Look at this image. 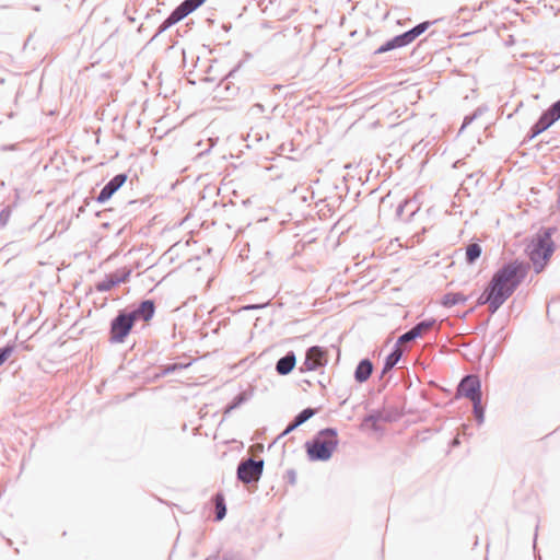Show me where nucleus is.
Returning <instances> with one entry per match:
<instances>
[{
	"label": "nucleus",
	"mask_w": 560,
	"mask_h": 560,
	"mask_svg": "<svg viewBox=\"0 0 560 560\" xmlns=\"http://www.w3.org/2000/svg\"><path fill=\"white\" fill-rule=\"evenodd\" d=\"M433 22L424 21V22H421V23L417 24L412 28L404 32L402 34H404L408 45L411 44L420 35H422L430 27V25Z\"/></svg>",
	"instance_id": "obj_18"
},
{
	"label": "nucleus",
	"mask_w": 560,
	"mask_h": 560,
	"mask_svg": "<svg viewBox=\"0 0 560 560\" xmlns=\"http://www.w3.org/2000/svg\"><path fill=\"white\" fill-rule=\"evenodd\" d=\"M298 427L299 425H295V420L293 419V421L284 430L283 434H288L289 432L295 430Z\"/></svg>",
	"instance_id": "obj_34"
},
{
	"label": "nucleus",
	"mask_w": 560,
	"mask_h": 560,
	"mask_svg": "<svg viewBox=\"0 0 560 560\" xmlns=\"http://www.w3.org/2000/svg\"><path fill=\"white\" fill-rule=\"evenodd\" d=\"M390 417L385 415L383 411L381 410H372L365 418H364V422L365 423H371L373 425L374 429H376V423L380 422V421H384V422H388L390 421Z\"/></svg>",
	"instance_id": "obj_24"
},
{
	"label": "nucleus",
	"mask_w": 560,
	"mask_h": 560,
	"mask_svg": "<svg viewBox=\"0 0 560 560\" xmlns=\"http://www.w3.org/2000/svg\"><path fill=\"white\" fill-rule=\"evenodd\" d=\"M177 365L176 364H172V365H168L166 369H165V373H171V372H174L176 370Z\"/></svg>",
	"instance_id": "obj_36"
},
{
	"label": "nucleus",
	"mask_w": 560,
	"mask_h": 560,
	"mask_svg": "<svg viewBox=\"0 0 560 560\" xmlns=\"http://www.w3.org/2000/svg\"><path fill=\"white\" fill-rule=\"evenodd\" d=\"M128 317L135 325L136 322H149L155 314V303L153 300H142L138 305L125 308Z\"/></svg>",
	"instance_id": "obj_7"
},
{
	"label": "nucleus",
	"mask_w": 560,
	"mask_h": 560,
	"mask_svg": "<svg viewBox=\"0 0 560 560\" xmlns=\"http://www.w3.org/2000/svg\"><path fill=\"white\" fill-rule=\"evenodd\" d=\"M131 275V269L121 268L112 272L105 277L104 280L95 284V289L98 292H107L120 283H126Z\"/></svg>",
	"instance_id": "obj_9"
},
{
	"label": "nucleus",
	"mask_w": 560,
	"mask_h": 560,
	"mask_svg": "<svg viewBox=\"0 0 560 560\" xmlns=\"http://www.w3.org/2000/svg\"><path fill=\"white\" fill-rule=\"evenodd\" d=\"M436 325L435 318H427L419 323H417L415 326H412L409 330L404 332L397 340V343L400 345L401 342H410L416 340L417 338L423 336L425 332L434 328Z\"/></svg>",
	"instance_id": "obj_10"
},
{
	"label": "nucleus",
	"mask_w": 560,
	"mask_h": 560,
	"mask_svg": "<svg viewBox=\"0 0 560 560\" xmlns=\"http://www.w3.org/2000/svg\"><path fill=\"white\" fill-rule=\"evenodd\" d=\"M296 364V355L294 351H288L283 357H281L276 363V372L279 375H288L290 374Z\"/></svg>",
	"instance_id": "obj_13"
},
{
	"label": "nucleus",
	"mask_w": 560,
	"mask_h": 560,
	"mask_svg": "<svg viewBox=\"0 0 560 560\" xmlns=\"http://www.w3.org/2000/svg\"><path fill=\"white\" fill-rule=\"evenodd\" d=\"M221 560H243L238 553L235 552H224Z\"/></svg>",
	"instance_id": "obj_32"
},
{
	"label": "nucleus",
	"mask_w": 560,
	"mask_h": 560,
	"mask_svg": "<svg viewBox=\"0 0 560 560\" xmlns=\"http://www.w3.org/2000/svg\"><path fill=\"white\" fill-rule=\"evenodd\" d=\"M529 269V262L518 259L503 264L478 298V305L487 304L490 314L493 315L516 291L527 277Z\"/></svg>",
	"instance_id": "obj_1"
},
{
	"label": "nucleus",
	"mask_w": 560,
	"mask_h": 560,
	"mask_svg": "<svg viewBox=\"0 0 560 560\" xmlns=\"http://www.w3.org/2000/svg\"><path fill=\"white\" fill-rule=\"evenodd\" d=\"M260 307H262V305H249L246 308L247 310H254V308H260Z\"/></svg>",
	"instance_id": "obj_39"
},
{
	"label": "nucleus",
	"mask_w": 560,
	"mask_h": 560,
	"mask_svg": "<svg viewBox=\"0 0 560 560\" xmlns=\"http://www.w3.org/2000/svg\"><path fill=\"white\" fill-rule=\"evenodd\" d=\"M548 112L550 116L560 119V98L548 108Z\"/></svg>",
	"instance_id": "obj_31"
},
{
	"label": "nucleus",
	"mask_w": 560,
	"mask_h": 560,
	"mask_svg": "<svg viewBox=\"0 0 560 560\" xmlns=\"http://www.w3.org/2000/svg\"><path fill=\"white\" fill-rule=\"evenodd\" d=\"M316 413L315 409L307 407L300 411L295 417V425H302L307 420H310Z\"/></svg>",
	"instance_id": "obj_26"
},
{
	"label": "nucleus",
	"mask_w": 560,
	"mask_h": 560,
	"mask_svg": "<svg viewBox=\"0 0 560 560\" xmlns=\"http://www.w3.org/2000/svg\"><path fill=\"white\" fill-rule=\"evenodd\" d=\"M467 301V296H465L460 292H448L443 295L442 304L445 307H452L454 305L465 303Z\"/></svg>",
	"instance_id": "obj_22"
},
{
	"label": "nucleus",
	"mask_w": 560,
	"mask_h": 560,
	"mask_svg": "<svg viewBox=\"0 0 560 560\" xmlns=\"http://www.w3.org/2000/svg\"><path fill=\"white\" fill-rule=\"evenodd\" d=\"M250 112L254 113V114H257V113H264L265 112V106L260 103H256L252 106L250 108Z\"/></svg>",
	"instance_id": "obj_33"
},
{
	"label": "nucleus",
	"mask_w": 560,
	"mask_h": 560,
	"mask_svg": "<svg viewBox=\"0 0 560 560\" xmlns=\"http://www.w3.org/2000/svg\"><path fill=\"white\" fill-rule=\"evenodd\" d=\"M288 477H289V481L291 483H295V480H296V474L294 470H289L288 471Z\"/></svg>",
	"instance_id": "obj_35"
},
{
	"label": "nucleus",
	"mask_w": 560,
	"mask_h": 560,
	"mask_svg": "<svg viewBox=\"0 0 560 560\" xmlns=\"http://www.w3.org/2000/svg\"><path fill=\"white\" fill-rule=\"evenodd\" d=\"M207 0H184L179 5L176 7L178 14L184 19L201 7Z\"/></svg>",
	"instance_id": "obj_20"
},
{
	"label": "nucleus",
	"mask_w": 560,
	"mask_h": 560,
	"mask_svg": "<svg viewBox=\"0 0 560 560\" xmlns=\"http://www.w3.org/2000/svg\"><path fill=\"white\" fill-rule=\"evenodd\" d=\"M133 326L126 310H119L117 315L110 320L108 341L113 345L125 342Z\"/></svg>",
	"instance_id": "obj_4"
},
{
	"label": "nucleus",
	"mask_w": 560,
	"mask_h": 560,
	"mask_svg": "<svg viewBox=\"0 0 560 560\" xmlns=\"http://www.w3.org/2000/svg\"><path fill=\"white\" fill-rule=\"evenodd\" d=\"M555 228L541 229L527 246V253L534 265L536 273H539L555 250L552 234Z\"/></svg>",
	"instance_id": "obj_3"
},
{
	"label": "nucleus",
	"mask_w": 560,
	"mask_h": 560,
	"mask_svg": "<svg viewBox=\"0 0 560 560\" xmlns=\"http://www.w3.org/2000/svg\"><path fill=\"white\" fill-rule=\"evenodd\" d=\"M218 559H219L218 556H210L206 560H218Z\"/></svg>",
	"instance_id": "obj_41"
},
{
	"label": "nucleus",
	"mask_w": 560,
	"mask_h": 560,
	"mask_svg": "<svg viewBox=\"0 0 560 560\" xmlns=\"http://www.w3.org/2000/svg\"><path fill=\"white\" fill-rule=\"evenodd\" d=\"M213 503L215 508L214 521L220 522L226 515V504L222 493H217L213 497Z\"/></svg>",
	"instance_id": "obj_21"
},
{
	"label": "nucleus",
	"mask_w": 560,
	"mask_h": 560,
	"mask_svg": "<svg viewBox=\"0 0 560 560\" xmlns=\"http://www.w3.org/2000/svg\"><path fill=\"white\" fill-rule=\"evenodd\" d=\"M482 248L478 243H470L466 247V262L468 265H474L477 259L481 256Z\"/></svg>",
	"instance_id": "obj_23"
},
{
	"label": "nucleus",
	"mask_w": 560,
	"mask_h": 560,
	"mask_svg": "<svg viewBox=\"0 0 560 560\" xmlns=\"http://www.w3.org/2000/svg\"><path fill=\"white\" fill-rule=\"evenodd\" d=\"M481 115V109L477 108L472 114L467 115L464 118L463 125L459 129V131H463L467 126H469L477 117Z\"/></svg>",
	"instance_id": "obj_29"
},
{
	"label": "nucleus",
	"mask_w": 560,
	"mask_h": 560,
	"mask_svg": "<svg viewBox=\"0 0 560 560\" xmlns=\"http://www.w3.org/2000/svg\"><path fill=\"white\" fill-rule=\"evenodd\" d=\"M11 207L10 206H5L1 211H0V230L3 229L9 220H10V217H11Z\"/></svg>",
	"instance_id": "obj_28"
},
{
	"label": "nucleus",
	"mask_w": 560,
	"mask_h": 560,
	"mask_svg": "<svg viewBox=\"0 0 560 560\" xmlns=\"http://www.w3.org/2000/svg\"><path fill=\"white\" fill-rule=\"evenodd\" d=\"M373 369V363L370 359L365 358L360 360L353 374L355 382L360 384L366 382L370 378Z\"/></svg>",
	"instance_id": "obj_15"
},
{
	"label": "nucleus",
	"mask_w": 560,
	"mask_h": 560,
	"mask_svg": "<svg viewBox=\"0 0 560 560\" xmlns=\"http://www.w3.org/2000/svg\"><path fill=\"white\" fill-rule=\"evenodd\" d=\"M127 174L119 173L115 175L100 191L96 201L104 203L112 198V196L126 183Z\"/></svg>",
	"instance_id": "obj_11"
},
{
	"label": "nucleus",
	"mask_w": 560,
	"mask_h": 560,
	"mask_svg": "<svg viewBox=\"0 0 560 560\" xmlns=\"http://www.w3.org/2000/svg\"><path fill=\"white\" fill-rule=\"evenodd\" d=\"M184 18L178 14V10L175 8L171 14L160 24L154 38L164 33L166 30L182 21Z\"/></svg>",
	"instance_id": "obj_19"
},
{
	"label": "nucleus",
	"mask_w": 560,
	"mask_h": 560,
	"mask_svg": "<svg viewBox=\"0 0 560 560\" xmlns=\"http://www.w3.org/2000/svg\"><path fill=\"white\" fill-rule=\"evenodd\" d=\"M558 119L553 116H550L548 109L545 110L540 117L538 118V120L532 126L528 135H527V139L528 140H533L534 138H536L538 135H540L541 132H544L545 130H547L550 126H552Z\"/></svg>",
	"instance_id": "obj_12"
},
{
	"label": "nucleus",
	"mask_w": 560,
	"mask_h": 560,
	"mask_svg": "<svg viewBox=\"0 0 560 560\" xmlns=\"http://www.w3.org/2000/svg\"><path fill=\"white\" fill-rule=\"evenodd\" d=\"M338 433L335 428L320 430L311 441L305 443L308 458L313 462L330 459L338 446Z\"/></svg>",
	"instance_id": "obj_2"
},
{
	"label": "nucleus",
	"mask_w": 560,
	"mask_h": 560,
	"mask_svg": "<svg viewBox=\"0 0 560 560\" xmlns=\"http://www.w3.org/2000/svg\"><path fill=\"white\" fill-rule=\"evenodd\" d=\"M404 354V351L397 342L394 345L392 351L385 358L383 369L381 372V377L385 376L387 373H389L393 368L399 362Z\"/></svg>",
	"instance_id": "obj_14"
},
{
	"label": "nucleus",
	"mask_w": 560,
	"mask_h": 560,
	"mask_svg": "<svg viewBox=\"0 0 560 560\" xmlns=\"http://www.w3.org/2000/svg\"><path fill=\"white\" fill-rule=\"evenodd\" d=\"M457 396H464L470 401L481 399V382L479 376L475 374L465 375L457 386Z\"/></svg>",
	"instance_id": "obj_6"
},
{
	"label": "nucleus",
	"mask_w": 560,
	"mask_h": 560,
	"mask_svg": "<svg viewBox=\"0 0 560 560\" xmlns=\"http://www.w3.org/2000/svg\"><path fill=\"white\" fill-rule=\"evenodd\" d=\"M235 72H236V69H232L226 74L224 80H222L218 84L217 92H218L219 95L224 96V97H230V96H233V95H235L237 93L238 88L235 86L232 82L229 81L230 78L234 77Z\"/></svg>",
	"instance_id": "obj_16"
},
{
	"label": "nucleus",
	"mask_w": 560,
	"mask_h": 560,
	"mask_svg": "<svg viewBox=\"0 0 560 560\" xmlns=\"http://www.w3.org/2000/svg\"><path fill=\"white\" fill-rule=\"evenodd\" d=\"M246 401V395L245 393H240L237 394L233 400L226 405L225 409H224V415H228L230 413L231 411H233L234 409L238 408L240 406H242L244 402Z\"/></svg>",
	"instance_id": "obj_27"
},
{
	"label": "nucleus",
	"mask_w": 560,
	"mask_h": 560,
	"mask_svg": "<svg viewBox=\"0 0 560 560\" xmlns=\"http://www.w3.org/2000/svg\"><path fill=\"white\" fill-rule=\"evenodd\" d=\"M472 412L478 424H482L485 421V408L481 405V399H474Z\"/></svg>",
	"instance_id": "obj_25"
},
{
	"label": "nucleus",
	"mask_w": 560,
	"mask_h": 560,
	"mask_svg": "<svg viewBox=\"0 0 560 560\" xmlns=\"http://www.w3.org/2000/svg\"><path fill=\"white\" fill-rule=\"evenodd\" d=\"M405 205H399L397 208V214L400 215L404 210Z\"/></svg>",
	"instance_id": "obj_38"
},
{
	"label": "nucleus",
	"mask_w": 560,
	"mask_h": 560,
	"mask_svg": "<svg viewBox=\"0 0 560 560\" xmlns=\"http://www.w3.org/2000/svg\"><path fill=\"white\" fill-rule=\"evenodd\" d=\"M325 350L319 346H313L307 349L304 362L300 366L301 372L316 371L326 365Z\"/></svg>",
	"instance_id": "obj_8"
},
{
	"label": "nucleus",
	"mask_w": 560,
	"mask_h": 560,
	"mask_svg": "<svg viewBox=\"0 0 560 560\" xmlns=\"http://www.w3.org/2000/svg\"><path fill=\"white\" fill-rule=\"evenodd\" d=\"M408 46V43L404 36V34H399L394 36L393 38L386 40L383 45H381L375 51V55L384 54L397 48H401Z\"/></svg>",
	"instance_id": "obj_17"
},
{
	"label": "nucleus",
	"mask_w": 560,
	"mask_h": 560,
	"mask_svg": "<svg viewBox=\"0 0 560 560\" xmlns=\"http://www.w3.org/2000/svg\"><path fill=\"white\" fill-rule=\"evenodd\" d=\"M12 352L13 347L10 345L0 348V366L9 359Z\"/></svg>",
	"instance_id": "obj_30"
},
{
	"label": "nucleus",
	"mask_w": 560,
	"mask_h": 560,
	"mask_svg": "<svg viewBox=\"0 0 560 560\" xmlns=\"http://www.w3.org/2000/svg\"><path fill=\"white\" fill-rule=\"evenodd\" d=\"M264 471V460L255 459L253 457L242 459L236 469L237 479L249 485L253 482H257Z\"/></svg>",
	"instance_id": "obj_5"
},
{
	"label": "nucleus",
	"mask_w": 560,
	"mask_h": 560,
	"mask_svg": "<svg viewBox=\"0 0 560 560\" xmlns=\"http://www.w3.org/2000/svg\"><path fill=\"white\" fill-rule=\"evenodd\" d=\"M212 145H213V143H211V144H210V147H209L208 149H206L205 151L200 152L199 154H200V155H202V154H205V153L209 152V151H210V148H211Z\"/></svg>",
	"instance_id": "obj_40"
},
{
	"label": "nucleus",
	"mask_w": 560,
	"mask_h": 560,
	"mask_svg": "<svg viewBox=\"0 0 560 560\" xmlns=\"http://www.w3.org/2000/svg\"><path fill=\"white\" fill-rule=\"evenodd\" d=\"M15 149V144H11V145H2L1 147V150L2 151H7V150H14Z\"/></svg>",
	"instance_id": "obj_37"
}]
</instances>
